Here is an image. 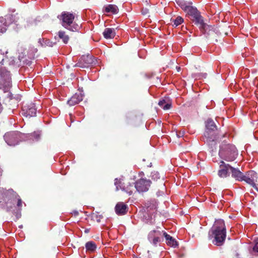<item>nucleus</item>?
I'll return each instance as SVG.
<instances>
[{
    "label": "nucleus",
    "instance_id": "nucleus-1",
    "mask_svg": "<svg viewBox=\"0 0 258 258\" xmlns=\"http://www.w3.org/2000/svg\"><path fill=\"white\" fill-rule=\"evenodd\" d=\"M12 81L10 72L5 68H0V100L9 109L13 110L17 107L21 99L20 94L11 92Z\"/></svg>",
    "mask_w": 258,
    "mask_h": 258
},
{
    "label": "nucleus",
    "instance_id": "nucleus-2",
    "mask_svg": "<svg viewBox=\"0 0 258 258\" xmlns=\"http://www.w3.org/2000/svg\"><path fill=\"white\" fill-rule=\"evenodd\" d=\"M209 239H213L212 243L217 246L222 245L226 237V229L224 221L219 219L215 222L208 234Z\"/></svg>",
    "mask_w": 258,
    "mask_h": 258
},
{
    "label": "nucleus",
    "instance_id": "nucleus-3",
    "mask_svg": "<svg viewBox=\"0 0 258 258\" xmlns=\"http://www.w3.org/2000/svg\"><path fill=\"white\" fill-rule=\"evenodd\" d=\"M206 130L204 134V142L209 146L211 152L216 149L217 140V135L216 133L217 126L214 121L209 118L206 121Z\"/></svg>",
    "mask_w": 258,
    "mask_h": 258
},
{
    "label": "nucleus",
    "instance_id": "nucleus-4",
    "mask_svg": "<svg viewBox=\"0 0 258 258\" xmlns=\"http://www.w3.org/2000/svg\"><path fill=\"white\" fill-rule=\"evenodd\" d=\"M219 155L221 158L227 161H233L238 155L236 147L230 144H223L220 147Z\"/></svg>",
    "mask_w": 258,
    "mask_h": 258
},
{
    "label": "nucleus",
    "instance_id": "nucleus-5",
    "mask_svg": "<svg viewBox=\"0 0 258 258\" xmlns=\"http://www.w3.org/2000/svg\"><path fill=\"white\" fill-rule=\"evenodd\" d=\"M58 18L62 21V26L71 31H78L81 28V25L73 22L75 16L72 13L63 12Z\"/></svg>",
    "mask_w": 258,
    "mask_h": 258
},
{
    "label": "nucleus",
    "instance_id": "nucleus-6",
    "mask_svg": "<svg viewBox=\"0 0 258 258\" xmlns=\"http://www.w3.org/2000/svg\"><path fill=\"white\" fill-rule=\"evenodd\" d=\"M23 134L20 132L15 131L8 132L4 136L5 142L9 146H15L21 141Z\"/></svg>",
    "mask_w": 258,
    "mask_h": 258
},
{
    "label": "nucleus",
    "instance_id": "nucleus-7",
    "mask_svg": "<svg viewBox=\"0 0 258 258\" xmlns=\"http://www.w3.org/2000/svg\"><path fill=\"white\" fill-rule=\"evenodd\" d=\"M8 194L11 195L10 199L6 203V209L7 211H11L14 207L16 201H17V206L20 208L22 206V201L19 196L15 192L13 189H11L8 190Z\"/></svg>",
    "mask_w": 258,
    "mask_h": 258
},
{
    "label": "nucleus",
    "instance_id": "nucleus-8",
    "mask_svg": "<svg viewBox=\"0 0 258 258\" xmlns=\"http://www.w3.org/2000/svg\"><path fill=\"white\" fill-rule=\"evenodd\" d=\"M16 22V16L13 14H8L4 17H0V33H5L9 26Z\"/></svg>",
    "mask_w": 258,
    "mask_h": 258
},
{
    "label": "nucleus",
    "instance_id": "nucleus-9",
    "mask_svg": "<svg viewBox=\"0 0 258 258\" xmlns=\"http://www.w3.org/2000/svg\"><path fill=\"white\" fill-rule=\"evenodd\" d=\"M151 181L149 179L140 178L136 181L135 187L139 192H146L149 190Z\"/></svg>",
    "mask_w": 258,
    "mask_h": 258
},
{
    "label": "nucleus",
    "instance_id": "nucleus-10",
    "mask_svg": "<svg viewBox=\"0 0 258 258\" xmlns=\"http://www.w3.org/2000/svg\"><path fill=\"white\" fill-rule=\"evenodd\" d=\"M163 232L159 230H153L151 231L148 235V239L149 242L154 246H157V244L162 240L161 236Z\"/></svg>",
    "mask_w": 258,
    "mask_h": 258
},
{
    "label": "nucleus",
    "instance_id": "nucleus-11",
    "mask_svg": "<svg viewBox=\"0 0 258 258\" xmlns=\"http://www.w3.org/2000/svg\"><path fill=\"white\" fill-rule=\"evenodd\" d=\"M257 180V174L253 171L251 170L247 172L245 175H244L243 181H245L247 183L250 184L256 190H258V188L255 183Z\"/></svg>",
    "mask_w": 258,
    "mask_h": 258
},
{
    "label": "nucleus",
    "instance_id": "nucleus-12",
    "mask_svg": "<svg viewBox=\"0 0 258 258\" xmlns=\"http://www.w3.org/2000/svg\"><path fill=\"white\" fill-rule=\"evenodd\" d=\"M114 184L116 186V189L117 190L121 189L125 191L129 195H131L133 193V190L134 189L135 185L134 184L129 183L126 186L123 185V183H122L120 179H118L117 178H115Z\"/></svg>",
    "mask_w": 258,
    "mask_h": 258
},
{
    "label": "nucleus",
    "instance_id": "nucleus-13",
    "mask_svg": "<svg viewBox=\"0 0 258 258\" xmlns=\"http://www.w3.org/2000/svg\"><path fill=\"white\" fill-rule=\"evenodd\" d=\"M191 20L195 23V25L199 26V29L203 34H205L208 28L210 27L204 22L203 18L201 15L200 13L192 18Z\"/></svg>",
    "mask_w": 258,
    "mask_h": 258
},
{
    "label": "nucleus",
    "instance_id": "nucleus-14",
    "mask_svg": "<svg viewBox=\"0 0 258 258\" xmlns=\"http://www.w3.org/2000/svg\"><path fill=\"white\" fill-rule=\"evenodd\" d=\"M220 169L218 170V174L221 178H225L229 175L228 171H231V166L228 164H226L223 161L220 162Z\"/></svg>",
    "mask_w": 258,
    "mask_h": 258
},
{
    "label": "nucleus",
    "instance_id": "nucleus-15",
    "mask_svg": "<svg viewBox=\"0 0 258 258\" xmlns=\"http://www.w3.org/2000/svg\"><path fill=\"white\" fill-rule=\"evenodd\" d=\"M22 114L26 117L35 116L36 114V109L34 104H30L27 106H23Z\"/></svg>",
    "mask_w": 258,
    "mask_h": 258
},
{
    "label": "nucleus",
    "instance_id": "nucleus-16",
    "mask_svg": "<svg viewBox=\"0 0 258 258\" xmlns=\"http://www.w3.org/2000/svg\"><path fill=\"white\" fill-rule=\"evenodd\" d=\"M92 63L91 57L90 55L82 56L76 63V66L85 68H88Z\"/></svg>",
    "mask_w": 258,
    "mask_h": 258
},
{
    "label": "nucleus",
    "instance_id": "nucleus-17",
    "mask_svg": "<svg viewBox=\"0 0 258 258\" xmlns=\"http://www.w3.org/2000/svg\"><path fill=\"white\" fill-rule=\"evenodd\" d=\"M83 99V95L81 93H76L68 101L69 106H73L78 104Z\"/></svg>",
    "mask_w": 258,
    "mask_h": 258
},
{
    "label": "nucleus",
    "instance_id": "nucleus-18",
    "mask_svg": "<svg viewBox=\"0 0 258 258\" xmlns=\"http://www.w3.org/2000/svg\"><path fill=\"white\" fill-rule=\"evenodd\" d=\"M115 211L118 215H124L127 213V206L122 202H119L115 206Z\"/></svg>",
    "mask_w": 258,
    "mask_h": 258
},
{
    "label": "nucleus",
    "instance_id": "nucleus-19",
    "mask_svg": "<svg viewBox=\"0 0 258 258\" xmlns=\"http://www.w3.org/2000/svg\"><path fill=\"white\" fill-rule=\"evenodd\" d=\"M118 8L115 5L109 4L105 6L103 8V12L104 13L109 14H116L118 12Z\"/></svg>",
    "mask_w": 258,
    "mask_h": 258
},
{
    "label": "nucleus",
    "instance_id": "nucleus-20",
    "mask_svg": "<svg viewBox=\"0 0 258 258\" xmlns=\"http://www.w3.org/2000/svg\"><path fill=\"white\" fill-rule=\"evenodd\" d=\"M163 235L166 239V244L173 247H176L178 246V242L175 238L167 234L166 232H163Z\"/></svg>",
    "mask_w": 258,
    "mask_h": 258
},
{
    "label": "nucleus",
    "instance_id": "nucleus-21",
    "mask_svg": "<svg viewBox=\"0 0 258 258\" xmlns=\"http://www.w3.org/2000/svg\"><path fill=\"white\" fill-rule=\"evenodd\" d=\"M231 172L232 177L234 178L236 180L243 181L244 174L238 169L232 167L231 168Z\"/></svg>",
    "mask_w": 258,
    "mask_h": 258
},
{
    "label": "nucleus",
    "instance_id": "nucleus-22",
    "mask_svg": "<svg viewBox=\"0 0 258 258\" xmlns=\"http://www.w3.org/2000/svg\"><path fill=\"white\" fill-rule=\"evenodd\" d=\"M103 36L106 39L113 38L115 35V32L113 28H105L103 33Z\"/></svg>",
    "mask_w": 258,
    "mask_h": 258
},
{
    "label": "nucleus",
    "instance_id": "nucleus-23",
    "mask_svg": "<svg viewBox=\"0 0 258 258\" xmlns=\"http://www.w3.org/2000/svg\"><path fill=\"white\" fill-rule=\"evenodd\" d=\"M185 12L190 17L191 19L200 13L196 7L191 6V5L187 8V11Z\"/></svg>",
    "mask_w": 258,
    "mask_h": 258
},
{
    "label": "nucleus",
    "instance_id": "nucleus-24",
    "mask_svg": "<svg viewBox=\"0 0 258 258\" xmlns=\"http://www.w3.org/2000/svg\"><path fill=\"white\" fill-rule=\"evenodd\" d=\"M58 37L62 40L64 44H67L69 40V37L66 34V32L63 31H59L58 32Z\"/></svg>",
    "mask_w": 258,
    "mask_h": 258
},
{
    "label": "nucleus",
    "instance_id": "nucleus-25",
    "mask_svg": "<svg viewBox=\"0 0 258 258\" xmlns=\"http://www.w3.org/2000/svg\"><path fill=\"white\" fill-rule=\"evenodd\" d=\"M85 247L87 251L93 252L96 250L97 246L94 242L89 241L86 243Z\"/></svg>",
    "mask_w": 258,
    "mask_h": 258
},
{
    "label": "nucleus",
    "instance_id": "nucleus-26",
    "mask_svg": "<svg viewBox=\"0 0 258 258\" xmlns=\"http://www.w3.org/2000/svg\"><path fill=\"white\" fill-rule=\"evenodd\" d=\"M177 4L184 11H187V8L190 5V4H187L184 1L177 0L176 1Z\"/></svg>",
    "mask_w": 258,
    "mask_h": 258
},
{
    "label": "nucleus",
    "instance_id": "nucleus-27",
    "mask_svg": "<svg viewBox=\"0 0 258 258\" xmlns=\"http://www.w3.org/2000/svg\"><path fill=\"white\" fill-rule=\"evenodd\" d=\"M158 105L164 110H168L170 109L171 106L170 104H166V101L165 100L159 101L158 102Z\"/></svg>",
    "mask_w": 258,
    "mask_h": 258
},
{
    "label": "nucleus",
    "instance_id": "nucleus-28",
    "mask_svg": "<svg viewBox=\"0 0 258 258\" xmlns=\"http://www.w3.org/2000/svg\"><path fill=\"white\" fill-rule=\"evenodd\" d=\"M29 138L32 139L33 141H38L40 139V132H34L29 135Z\"/></svg>",
    "mask_w": 258,
    "mask_h": 258
},
{
    "label": "nucleus",
    "instance_id": "nucleus-29",
    "mask_svg": "<svg viewBox=\"0 0 258 258\" xmlns=\"http://www.w3.org/2000/svg\"><path fill=\"white\" fill-rule=\"evenodd\" d=\"M172 22H173V26L177 27L183 22V19L180 16H178Z\"/></svg>",
    "mask_w": 258,
    "mask_h": 258
},
{
    "label": "nucleus",
    "instance_id": "nucleus-30",
    "mask_svg": "<svg viewBox=\"0 0 258 258\" xmlns=\"http://www.w3.org/2000/svg\"><path fill=\"white\" fill-rule=\"evenodd\" d=\"M151 177L152 179L154 180H157L158 179H159L160 176L159 173L157 171H153L151 173Z\"/></svg>",
    "mask_w": 258,
    "mask_h": 258
},
{
    "label": "nucleus",
    "instance_id": "nucleus-31",
    "mask_svg": "<svg viewBox=\"0 0 258 258\" xmlns=\"http://www.w3.org/2000/svg\"><path fill=\"white\" fill-rule=\"evenodd\" d=\"M250 252L251 253L253 252H258V239L254 241V245L252 247V250L250 251Z\"/></svg>",
    "mask_w": 258,
    "mask_h": 258
},
{
    "label": "nucleus",
    "instance_id": "nucleus-32",
    "mask_svg": "<svg viewBox=\"0 0 258 258\" xmlns=\"http://www.w3.org/2000/svg\"><path fill=\"white\" fill-rule=\"evenodd\" d=\"M55 43L50 41L49 39H45L44 40V46L52 47Z\"/></svg>",
    "mask_w": 258,
    "mask_h": 258
},
{
    "label": "nucleus",
    "instance_id": "nucleus-33",
    "mask_svg": "<svg viewBox=\"0 0 258 258\" xmlns=\"http://www.w3.org/2000/svg\"><path fill=\"white\" fill-rule=\"evenodd\" d=\"M32 53H27L28 57L30 58H33L34 57V53L37 52V49L33 47L32 48Z\"/></svg>",
    "mask_w": 258,
    "mask_h": 258
},
{
    "label": "nucleus",
    "instance_id": "nucleus-34",
    "mask_svg": "<svg viewBox=\"0 0 258 258\" xmlns=\"http://www.w3.org/2000/svg\"><path fill=\"white\" fill-rule=\"evenodd\" d=\"M21 50H22V48L21 49H19V59L21 60L25 56H26L25 52L23 53V52H21Z\"/></svg>",
    "mask_w": 258,
    "mask_h": 258
},
{
    "label": "nucleus",
    "instance_id": "nucleus-35",
    "mask_svg": "<svg viewBox=\"0 0 258 258\" xmlns=\"http://www.w3.org/2000/svg\"><path fill=\"white\" fill-rule=\"evenodd\" d=\"M44 40L45 39H44L43 38H40L39 39L38 42L41 44L42 46H44Z\"/></svg>",
    "mask_w": 258,
    "mask_h": 258
},
{
    "label": "nucleus",
    "instance_id": "nucleus-36",
    "mask_svg": "<svg viewBox=\"0 0 258 258\" xmlns=\"http://www.w3.org/2000/svg\"><path fill=\"white\" fill-rule=\"evenodd\" d=\"M73 214L75 215V216H77L79 214V212L77 211H74L73 212Z\"/></svg>",
    "mask_w": 258,
    "mask_h": 258
},
{
    "label": "nucleus",
    "instance_id": "nucleus-37",
    "mask_svg": "<svg viewBox=\"0 0 258 258\" xmlns=\"http://www.w3.org/2000/svg\"><path fill=\"white\" fill-rule=\"evenodd\" d=\"M3 109V107L1 102H0V113L2 112Z\"/></svg>",
    "mask_w": 258,
    "mask_h": 258
},
{
    "label": "nucleus",
    "instance_id": "nucleus-38",
    "mask_svg": "<svg viewBox=\"0 0 258 258\" xmlns=\"http://www.w3.org/2000/svg\"><path fill=\"white\" fill-rule=\"evenodd\" d=\"M177 136H178V138H180L181 137H182L183 136V134H181V133H179V134H176Z\"/></svg>",
    "mask_w": 258,
    "mask_h": 258
},
{
    "label": "nucleus",
    "instance_id": "nucleus-39",
    "mask_svg": "<svg viewBox=\"0 0 258 258\" xmlns=\"http://www.w3.org/2000/svg\"><path fill=\"white\" fill-rule=\"evenodd\" d=\"M97 221L98 222H99L100 221V216H99V218H98V217H97V219H96Z\"/></svg>",
    "mask_w": 258,
    "mask_h": 258
},
{
    "label": "nucleus",
    "instance_id": "nucleus-40",
    "mask_svg": "<svg viewBox=\"0 0 258 258\" xmlns=\"http://www.w3.org/2000/svg\"><path fill=\"white\" fill-rule=\"evenodd\" d=\"M154 223V221H153L152 220H151L150 222V224H153Z\"/></svg>",
    "mask_w": 258,
    "mask_h": 258
},
{
    "label": "nucleus",
    "instance_id": "nucleus-41",
    "mask_svg": "<svg viewBox=\"0 0 258 258\" xmlns=\"http://www.w3.org/2000/svg\"><path fill=\"white\" fill-rule=\"evenodd\" d=\"M88 231H89V230H88V229H86V230H85V232L86 233H87V232H88Z\"/></svg>",
    "mask_w": 258,
    "mask_h": 258
},
{
    "label": "nucleus",
    "instance_id": "nucleus-42",
    "mask_svg": "<svg viewBox=\"0 0 258 258\" xmlns=\"http://www.w3.org/2000/svg\"><path fill=\"white\" fill-rule=\"evenodd\" d=\"M2 174V170L0 168V175Z\"/></svg>",
    "mask_w": 258,
    "mask_h": 258
}]
</instances>
